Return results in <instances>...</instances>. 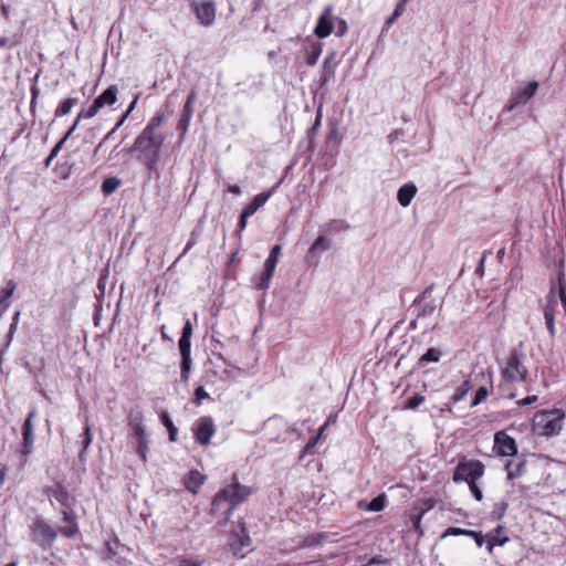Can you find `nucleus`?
<instances>
[{
	"instance_id": "nucleus-1",
	"label": "nucleus",
	"mask_w": 566,
	"mask_h": 566,
	"mask_svg": "<svg viewBox=\"0 0 566 566\" xmlns=\"http://www.w3.org/2000/svg\"><path fill=\"white\" fill-rule=\"evenodd\" d=\"M164 120V114L157 112L135 138L132 146V151L138 153L137 159L148 171H153L160 159L161 146L166 139V135L160 130Z\"/></svg>"
},
{
	"instance_id": "nucleus-2",
	"label": "nucleus",
	"mask_w": 566,
	"mask_h": 566,
	"mask_svg": "<svg viewBox=\"0 0 566 566\" xmlns=\"http://www.w3.org/2000/svg\"><path fill=\"white\" fill-rule=\"evenodd\" d=\"M249 494L250 489L241 485L237 478L233 476V482L214 495L211 503V513L222 514L224 520L228 521L234 507L242 503Z\"/></svg>"
},
{
	"instance_id": "nucleus-3",
	"label": "nucleus",
	"mask_w": 566,
	"mask_h": 566,
	"mask_svg": "<svg viewBox=\"0 0 566 566\" xmlns=\"http://www.w3.org/2000/svg\"><path fill=\"white\" fill-rule=\"evenodd\" d=\"M565 413L560 409L539 410L534 415L532 431L541 437H553L560 432Z\"/></svg>"
},
{
	"instance_id": "nucleus-4",
	"label": "nucleus",
	"mask_w": 566,
	"mask_h": 566,
	"mask_svg": "<svg viewBox=\"0 0 566 566\" xmlns=\"http://www.w3.org/2000/svg\"><path fill=\"white\" fill-rule=\"evenodd\" d=\"M29 534L31 542L42 551H50L57 538V530L41 516L29 524Z\"/></svg>"
},
{
	"instance_id": "nucleus-5",
	"label": "nucleus",
	"mask_w": 566,
	"mask_h": 566,
	"mask_svg": "<svg viewBox=\"0 0 566 566\" xmlns=\"http://www.w3.org/2000/svg\"><path fill=\"white\" fill-rule=\"evenodd\" d=\"M525 355L515 348L511 350L506 365L502 370V376L507 381H525L527 378V368L524 365Z\"/></svg>"
},
{
	"instance_id": "nucleus-6",
	"label": "nucleus",
	"mask_w": 566,
	"mask_h": 566,
	"mask_svg": "<svg viewBox=\"0 0 566 566\" xmlns=\"http://www.w3.org/2000/svg\"><path fill=\"white\" fill-rule=\"evenodd\" d=\"M484 470V464L478 460L460 462L454 469L452 480L455 483L467 482L469 484L476 482L483 476Z\"/></svg>"
},
{
	"instance_id": "nucleus-7",
	"label": "nucleus",
	"mask_w": 566,
	"mask_h": 566,
	"mask_svg": "<svg viewBox=\"0 0 566 566\" xmlns=\"http://www.w3.org/2000/svg\"><path fill=\"white\" fill-rule=\"evenodd\" d=\"M433 285H429L412 302L410 310L416 318L430 317L437 310L436 298L431 296Z\"/></svg>"
},
{
	"instance_id": "nucleus-8",
	"label": "nucleus",
	"mask_w": 566,
	"mask_h": 566,
	"mask_svg": "<svg viewBox=\"0 0 566 566\" xmlns=\"http://www.w3.org/2000/svg\"><path fill=\"white\" fill-rule=\"evenodd\" d=\"M35 416H36V410H35V408H33L32 410H30V412L28 413V416L22 424V429H21L22 430V446L20 449V452L22 455V461H21L22 468L27 464L29 455L33 452L34 440H35L33 419L35 418Z\"/></svg>"
},
{
	"instance_id": "nucleus-9",
	"label": "nucleus",
	"mask_w": 566,
	"mask_h": 566,
	"mask_svg": "<svg viewBox=\"0 0 566 566\" xmlns=\"http://www.w3.org/2000/svg\"><path fill=\"white\" fill-rule=\"evenodd\" d=\"M196 441L201 446H208L216 433V424L210 416L200 417L192 426Z\"/></svg>"
},
{
	"instance_id": "nucleus-10",
	"label": "nucleus",
	"mask_w": 566,
	"mask_h": 566,
	"mask_svg": "<svg viewBox=\"0 0 566 566\" xmlns=\"http://www.w3.org/2000/svg\"><path fill=\"white\" fill-rule=\"evenodd\" d=\"M118 87L116 84L109 85L99 94L86 109V116H95L103 107L112 106L117 101Z\"/></svg>"
},
{
	"instance_id": "nucleus-11",
	"label": "nucleus",
	"mask_w": 566,
	"mask_h": 566,
	"mask_svg": "<svg viewBox=\"0 0 566 566\" xmlns=\"http://www.w3.org/2000/svg\"><path fill=\"white\" fill-rule=\"evenodd\" d=\"M557 294H556V285L552 282L551 291L546 297V305L544 307V318L546 328L552 337L555 336V314L557 311Z\"/></svg>"
},
{
	"instance_id": "nucleus-12",
	"label": "nucleus",
	"mask_w": 566,
	"mask_h": 566,
	"mask_svg": "<svg viewBox=\"0 0 566 566\" xmlns=\"http://www.w3.org/2000/svg\"><path fill=\"white\" fill-rule=\"evenodd\" d=\"M494 450L502 457H512L517 453V444L514 438L499 431L494 434Z\"/></svg>"
},
{
	"instance_id": "nucleus-13",
	"label": "nucleus",
	"mask_w": 566,
	"mask_h": 566,
	"mask_svg": "<svg viewBox=\"0 0 566 566\" xmlns=\"http://www.w3.org/2000/svg\"><path fill=\"white\" fill-rule=\"evenodd\" d=\"M538 88L536 81H531L524 87L518 88L510 98L507 109L513 111L517 105L525 104L531 97L534 96Z\"/></svg>"
},
{
	"instance_id": "nucleus-14",
	"label": "nucleus",
	"mask_w": 566,
	"mask_h": 566,
	"mask_svg": "<svg viewBox=\"0 0 566 566\" xmlns=\"http://www.w3.org/2000/svg\"><path fill=\"white\" fill-rule=\"evenodd\" d=\"M332 8L327 7L318 18L314 33L317 38H327L333 32Z\"/></svg>"
},
{
	"instance_id": "nucleus-15",
	"label": "nucleus",
	"mask_w": 566,
	"mask_h": 566,
	"mask_svg": "<svg viewBox=\"0 0 566 566\" xmlns=\"http://www.w3.org/2000/svg\"><path fill=\"white\" fill-rule=\"evenodd\" d=\"M63 521L67 524L60 528L63 536L72 538L78 534L77 516L73 510L62 511Z\"/></svg>"
},
{
	"instance_id": "nucleus-16",
	"label": "nucleus",
	"mask_w": 566,
	"mask_h": 566,
	"mask_svg": "<svg viewBox=\"0 0 566 566\" xmlns=\"http://www.w3.org/2000/svg\"><path fill=\"white\" fill-rule=\"evenodd\" d=\"M196 13L202 24L210 25L216 17L214 4L211 1H205L196 7Z\"/></svg>"
},
{
	"instance_id": "nucleus-17",
	"label": "nucleus",
	"mask_w": 566,
	"mask_h": 566,
	"mask_svg": "<svg viewBox=\"0 0 566 566\" xmlns=\"http://www.w3.org/2000/svg\"><path fill=\"white\" fill-rule=\"evenodd\" d=\"M275 265L264 262L263 271L260 275L253 279L254 285L258 290H268L273 277Z\"/></svg>"
},
{
	"instance_id": "nucleus-18",
	"label": "nucleus",
	"mask_w": 566,
	"mask_h": 566,
	"mask_svg": "<svg viewBox=\"0 0 566 566\" xmlns=\"http://www.w3.org/2000/svg\"><path fill=\"white\" fill-rule=\"evenodd\" d=\"M49 494L53 496L65 510H72L74 499L62 485L56 484L50 490Z\"/></svg>"
},
{
	"instance_id": "nucleus-19",
	"label": "nucleus",
	"mask_w": 566,
	"mask_h": 566,
	"mask_svg": "<svg viewBox=\"0 0 566 566\" xmlns=\"http://www.w3.org/2000/svg\"><path fill=\"white\" fill-rule=\"evenodd\" d=\"M417 193V187L412 182L405 184L398 189L397 200L400 206L408 207Z\"/></svg>"
},
{
	"instance_id": "nucleus-20",
	"label": "nucleus",
	"mask_w": 566,
	"mask_h": 566,
	"mask_svg": "<svg viewBox=\"0 0 566 566\" xmlns=\"http://www.w3.org/2000/svg\"><path fill=\"white\" fill-rule=\"evenodd\" d=\"M206 476L197 470H191L186 476L184 484L185 488L191 492L197 493L198 489L205 483Z\"/></svg>"
},
{
	"instance_id": "nucleus-21",
	"label": "nucleus",
	"mask_w": 566,
	"mask_h": 566,
	"mask_svg": "<svg viewBox=\"0 0 566 566\" xmlns=\"http://www.w3.org/2000/svg\"><path fill=\"white\" fill-rule=\"evenodd\" d=\"M386 503L385 495H378L374 497L371 501H359L358 507L360 510L369 511V512H380L384 510Z\"/></svg>"
},
{
	"instance_id": "nucleus-22",
	"label": "nucleus",
	"mask_w": 566,
	"mask_h": 566,
	"mask_svg": "<svg viewBox=\"0 0 566 566\" xmlns=\"http://www.w3.org/2000/svg\"><path fill=\"white\" fill-rule=\"evenodd\" d=\"M505 470L507 471L509 480H514L516 478H520L526 472V461L521 460L515 464L512 461H509L505 464Z\"/></svg>"
},
{
	"instance_id": "nucleus-23",
	"label": "nucleus",
	"mask_w": 566,
	"mask_h": 566,
	"mask_svg": "<svg viewBox=\"0 0 566 566\" xmlns=\"http://www.w3.org/2000/svg\"><path fill=\"white\" fill-rule=\"evenodd\" d=\"M270 198V192H261L256 195L252 201L243 208L245 214L253 216L260 207H262Z\"/></svg>"
},
{
	"instance_id": "nucleus-24",
	"label": "nucleus",
	"mask_w": 566,
	"mask_h": 566,
	"mask_svg": "<svg viewBox=\"0 0 566 566\" xmlns=\"http://www.w3.org/2000/svg\"><path fill=\"white\" fill-rule=\"evenodd\" d=\"M441 356L442 352L439 348L431 347L419 358L417 365L419 368H423L430 363H438Z\"/></svg>"
},
{
	"instance_id": "nucleus-25",
	"label": "nucleus",
	"mask_w": 566,
	"mask_h": 566,
	"mask_svg": "<svg viewBox=\"0 0 566 566\" xmlns=\"http://www.w3.org/2000/svg\"><path fill=\"white\" fill-rule=\"evenodd\" d=\"M323 231H331V232H342L347 231L350 229L349 223L346 220L343 219H334L321 227Z\"/></svg>"
},
{
	"instance_id": "nucleus-26",
	"label": "nucleus",
	"mask_w": 566,
	"mask_h": 566,
	"mask_svg": "<svg viewBox=\"0 0 566 566\" xmlns=\"http://www.w3.org/2000/svg\"><path fill=\"white\" fill-rule=\"evenodd\" d=\"M556 285L557 302L560 301L566 315V279L564 273H558Z\"/></svg>"
},
{
	"instance_id": "nucleus-27",
	"label": "nucleus",
	"mask_w": 566,
	"mask_h": 566,
	"mask_svg": "<svg viewBox=\"0 0 566 566\" xmlns=\"http://www.w3.org/2000/svg\"><path fill=\"white\" fill-rule=\"evenodd\" d=\"M159 417H160V421H161L163 426L168 430L169 440L171 442L177 441L178 429L174 424V422L170 419L168 412L167 411H163Z\"/></svg>"
},
{
	"instance_id": "nucleus-28",
	"label": "nucleus",
	"mask_w": 566,
	"mask_h": 566,
	"mask_svg": "<svg viewBox=\"0 0 566 566\" xmlns=\"http://www.w3.org/2000/svg\"><path fill=\"white\" fill-rule=\"evenodd\" d=\"M322 53V44L319 42H313L306 50V64L313 66L317 63Z\"/></svg>"
},
{
	"instance_id": "nucleus-29",
	"label": "nucleus",
	"mask_w": 566,
	"mask_h": 566,
	"mask_svg": "<svg viewBox=\"0 0 566 566\" xmlns=\"http://www.w3.org/2000/svg\"><path fill=\"white\" fill-rule=\"evenodd\" d=\"M120 185H122V181L117 177L105 178L104 181L102 182V191L105 196H109L114 191H116Z\"/></svg>"
},
{
	"instance_id": "nucleus-30",
	"label": "nucleus",
	"mask_w": 566,
	"mask_h": 566,
	"mask_svg": "<svg viewBox=\"0 0 566 566\" xmlns=\"http://www.w3.org/2000/svg\"><path fill=\"white\" fill-rule=\"evenodd\" d=\"M329 249V242L325 238V235H318L317 239L313 242L311 248L308 249V254H317L322 253Z\"/></svg>"
},
{
	"instance_id": "nucleus-31",
	"label": "nucleus",
	"mask_w": 566,
	"mask_h": 566,
	"mask_svg": "<svg viewBox=\"0 0 566 566\" xmlns=\"http://www.w3.org/2000/svg\"><path fill=\"white\" fill-rule=\"evenodd\" d=\"M192 114L193 107L184 106L182 114L178 123V129L181 132V134H185L187 132Z\"/></svg>"
},
{
	"instance_id": "nucleus-32",
	"label": "nucleus",
	"mask_w": 566,
	"mask_h": 566,
	"mask_svg": "<svg viewBox=\"0 0 566 566\" xmlns=\"http://www.w3.org/2000/svg\"><path fill=\"white\" fill-rule=\"evenodd\" d=\"M76 103H77V98L76 97H69V98L64 99L56 107L55 113H54L55 117L67 115L72 111V107Z\"/></svg>"
},
{
	"instance_id": "nucleus-33",
	"label": "nucleus",
	"mask_w": 566,
	"mask_h": 566,
	"mask_svg": "<svg viewBox=\"0 0 566 566\" xmlns=\"http://www.w3.org/2000/svg\"><path fill=\"white\" fill-rule=\"evenodd\" d=\"M128 424L136 427L143 424L144 415L139 407L132 408L127 415Z\"/></svg>"
},
{
	"instance_id": "nucleus-34",
	"label": "nucleus",
	"mask_w": 566,
	"mask_h": 566,
	"mask_svg": "<svg viewBox=\"0 0 566 566\" xmlns=\"http://www.w3.org/2000/svg\"><path fill=\"white\" fill-rule=\"evenodd\" d=\"M15 286V283L12 280H10L7 283V286L2 291H0V307L2 306L3 310L8 306L7 301L13 294Z\"/></svg>"
},
{
	"instance_id": "nucleus-35",
	"label": "nucleus",
	"mask_w": 566,
	"mask_h": 566,
	"mask_svg": "<svg viewBox=\"0 0 566 566\" xmlns=\"http://www.w3.org/2000/svg\"><path fill=\"white\" fill-rule=\"evenodd\" d=\"M471 389V384L470 381L465 380L462 382V385L457 388L454 395L452 396V402L453 403H457L459 401H461L465 395L468 394V391Z\"/></svg>"
},
{
	"instance_id": "nucleus-36",
	"label": "nucleus",
	"mask_w": 566,
	"mask_h": 566,
	"mask_svg": "<svg viewBox=\"0 0 566 566\" xmlns=\"http://www.w3.org/2000/svg\"><path fill=\"white\" fill-rule=\"evenodd\" d=\"M191 356H181V364H180V378L182 381H187L189 377V371L191 368Z\"/></svg>"
},
{
	"instance_id": "nucleus-37",
	"label": "nucleus",
	"mask_w": 566,
	"mask_h": 566,
	"mask_svg": "<svg viewBox=\"0 0 566 566\" xmlns=\"http://www.w3.org/2000/svg\"><path fill=\"white\" fill-rule=\"evenodd\" d=\"M423 402H424V396H422L421 394H415L413 396H411L410 398H408L406 400L405 408L406 409H416Z\"/></svg>"
},
{
	"instance_id": "nucleus-38",
	"label": "nucleus",
	"mask_w": 566,
	"mask_h": 566,
	"mask_svg": "<svg viewBox=\"0 0 566 566\" xmlns=\"http://www.w3.org/2000/svg\"><path fill=\"white\" fill-rule=\"evenodd\" d=\"M281 250L282 247L280 244L273 245L265 262L276 266L281 254Z\"/></svg>"
},
{
	"instance_id": "nucleus-39",
	"label": "nucleus",
	"mask_w": 566,
	"mask_h": 566,
	"mask_svg": "<svg viewBox=\"0 0 566 566\" xmlns=\"http://www.w3.org/2000/svg\"><path fill=\"white\" fill-rule=\"evenodd\" d=\"M489 391L485 387L481 386L476 389L471 407H475L486 399Z\"/></svg>"
},
{
	"instance_id": "nucleus-40",
	"label": "nucleus",
	"mask_w": 566,
	"mask_h": 566,
	"mask_svg": "<svg viewBox=\"0 0 566 566\" xmlns=\"http://www.w3.org/2000/svg\"><path fill=\"white\" fill-rule=\"evenodd\" d=\"M178 345H179V352H180L181 356H191L190 355V353H191V342H190V338L181 337L180 336Z\"/></svg>"
},
{
	"instance_id": "nucleus-41",
	"label": "nucleus",
	"mask_w": 566,
	"mask_h": 566,
	"mask_svg": "<svg viewBox=\"0 0 566 566\" xmlns=\"http://www.w3.org/2000/svg\"><path fill=\"white\" fill-rule=\"evenodd\" d=\"M147 444H148L147 439H140L137 441L136 452L144 462L147 460V450H148Z\"/></svg>"
},
{
	"instance_id": "nucleus-42",
	"label": "nucleus",
	"mask_w": 566,
	"mask_h": 566,
	"mask_svg": "<svg viewBox=\"0 0 566 566\" xmlns=\"http://www.w3.org/2000/svg\"><path fill=\"white\" fill-rule=\"evenodd\" d=\"M469 533V530L460 528V527H448L441 535L442 538L447 536H459L463 535L467 536Z\"/></svg>"
},
{
	"instance_id": "nucleus-43",
	"label": "nucleus",
	"mask_w": 566,
	"mask_h": 566,
	"mask_svg": "<svg viewBox=\"0 0 566 566\" xmlns=\"http://www.w3.org/2000/svg\"><path fill=\"white\" fill-rule=\"evenodd\" d=\"M323 539H324V535L323 534H313V535H310V536L305 537L304 545L305 546L319 545Z\"/></svg>"
},
{
	"instance_id": "nucleus-44",
	"label": "nucleus",
	"mask_w": 566,
	"mask_h": 566,
	"mask_svg": "<svg viewBox=\"0 0 566 566\" xmlns=\"http://www.w3.org/2000/svg\"><path fill=\"white\" fill-rule=\"evenodd\" d=\"M507 510V503L502 501L494 504L493 514L496 515V518L500 520L505 511Z\"/></svg>"
},
{
	"instance_id": "nucleus-45",
	"label": "nucleus",
	"mask_w": 566,
	"mask_h": 566,
	"mask_svg": "<svg viewBox=\"0 0 566 566\" xmlns=\"http://www.w3.org/2000/svg\"><path fill=\"white\" fill-rule=\"evenodd\" d=\"M506 542H509V537L504 536L503 538H490V541L488 542V552L489 553H492L493 552V547L495 545H499V546H503Z\"/></svg>"
},
{
	"instance_id": "nucleus-46",
	"label": "nucleus",
	"mask_w": 566,
	"mask_h": 566,
	"mask_svg": "<svg viewBox=\"0 0 566 566\" xmlns=\"http://www.w3.org/2000/svg\"><path fill=\"white\" fill-rule=\"evenodd\" d=\"M209 395L208 392L205 390V388L202 386H199L196 388L195 390V401L196 403L200 405L201 401L206 398H208Z\"/></svg>"
},
{
	"instance_id": "nucleus-47",
	"label": "nucleus",
	"mask_w": 566,
	"mask_h": 566,
	"mask_svg": "<svg viewBox=\"0 0 566 566\" xmlns=\"http://www.w3.org/2000/svg\"><path fill=\"white\" fill-rule=\"evenodd\" d=\"M467 536L473 538L475 541L478 547H482L483 546V544H484V536H483L482 533L469 530V533H468Z\"/></svg>"
},
{
	"instance_id": "nucleus-48",
	"label": "nucleus",
	"mask_w": 566,
	"mask_h": 566,
	"mask_svg": "<svg viewBox=\"0 0 566 566\" xmlns=\"http://www.w3.org/2000/svg\"><path fill=\"white\" fill-rule=\"evenodd\" d=\"M91 443H92V434H91V429L87 426L83 433V451L81 452V455L90 447Z\"/></svg>"
},
{
	"instance_id": "nucleus-49",
	"label": "nucleus",
	"mask_w": 566,
	"mask_h": 566,
	"mask_svg": "<svg viewBox=\"0 0 566 566\" xmlns=\"http://www.w3.org/2000/svg\"><path fill=\"white\" fill-rule=\"evenodd\" d=\"M115 126L104 136V138L98 143L96 148L94 149V156L98 154L105 143L116 133Z\"/></svg>"
},
{
	"instance_id": "nucleus-50",
	"label": "nucleus",
	"mask_w": 566,
	"mask_h": 566,
	"mask_svg": "<svg viewBox=\"0 0 566 566\" xmlns=\"http://www.w3.org/2000/svg\"><path fill=\"white\" fill-rule=\"evenodd\" d=\"M469 489L476 501H482L483 493L481 489L478 486L476 482L469 483Z\"/></svg>"
},
{
	"instance_id": "nucleus-51",
	"label": "nucleus",
	"mask_w": 566,
	"mask_h": 566,
	"mask_svg": "<svg viewBox=\"0 0 566 566\" xmlns=\"http://www.w3.org/2000/svg\"><path fill=\"white\" fill-rule=\"evenodd\" d=\"M334 57V54H331L329 56H327L325 60H324V73H323V81L326 82L327 81V75L328 73H334L333 70L329 69V63L332 62Z\"/></svg>"
},
{
	"instance_id": "nucleus-52",
	"label": "nucleus",
	"mask_w": 566,
	"mask_h": 566,
	"mask_svg": "<svg viewBox=\"0 0 566 566\" xmlns=\"http://www.w3.org/2000/svg\"><path fill=\"white\" fill-rule=\"evenodd\" d=\"M242 536L240 537V546L239 548L248 547L251 544V538L249 534L245 532L244 527H241Z\"/></svg>"
},
{
	"instance_id": "nucleus-53",
	"label": "nucleus",
	"mask_w": 566,
	"mask_h": 566,
	"mask_svg": "<svg viewBox=\"0 0 566 566\" xmlns=\"http://www.w3.org/2000/svg\"><path fill=\"white\" fill-rule=\"evenodd\" d=\"M134 429V436L137 438V441L140 439H147L146 438V429L144 424L133 427Z\"/></svg>"
},
{
	"instance_id": "nucleus-54",
	"label": "nucleus",
	"mask_w": 566,
	"mask_h": 566,
	"mask_svg": "<svg viewBox=\"0 0 566 566\" xmlns=\"http://www.w3.org/2000/svg\"><path fill=\"white\" fill-rule=\"evenodd\" d=\"M192 332H193V329H192L191 322L189 319H187L182 327L181 337L191 338Z\"/></svg>"
},
{
	"instance_id": "nucleus-55",
	"label": "nucleus",
	"mask_w": 566,
	"mask_h": 566,
	"mask_svg": "<svg viewBox=\"0 0 566 566\" xmlns=\"http://www.w3.org/2000/svg\"><path fill=\"white\" fill-rule=\"evenodd\" d=\"M249 217H251V214H245V211L242 210L238 222L239 232L245 229Z\"/></svg>"
},
{
	"instance_id": "nucleus-56",
	"label": "nucleus",
	"mask_w": 566,
	"mask_h": 566,
	"mask_svg": "<svg viewBox=\"0 0 566 566\" xmlns=\"http://www.w3.org/2000/svg\"><path fill=\"white\" fill-rule=\"evenodd\" d=\"M65 144V138H61L54 147L51 149V153L49 154L51 158H55L60 150L62 149L63 145Z\"/></svg>"
},
{
	"instance_id": "nucleus-57",
	"label": "nucleus",
	"mask_w": 566,
	"mask_h": 566,
	"mask_svg": "<svg viewBox=\"0 0 566 566\" xmlns=\"http://www.w3.org/2000/svg\"><path fill=\"white\" fill-rule=\"evenodd\" d=\"M538 399V397L536 395H533V396H527L521 400L517 401V405L520 407H524V406H528V405H532L534 402H536Z\"/></svg>"
},
{
	"instance_id": "nucleus-58",
	"label": "nucleus",
	"mask_w": 566,
	"mask_h": 566,
	"mask_svg": "<svg viewBox=\"0 0 566 566\" xmlns=\"http://www.w3.org/2000/svg\"><path fill=\"white\" fill-rule=\"evenodd\" d=\"M347 30V24H346V21L343 20V19H338L337 20V31H336V35L337 36H342L345 34Z\"/></svg>"
},
{
	"instance_id": "nucleus-59",
	"label": "nucleus",
	"mask_w": 566,
	"mask_h": 566,
	"mask_svg": "<svg viewBox=\"0 0 566 566\" xmlns=\"http://www.w3.org/2000/svg\"><path fill=\"white\" fill-rule=\"evenodd\" d=\"M86 109H82L76 119L74 120L73 125L70 127V128H73V130H75V128L77 127L78 123L84 119V118H92L93 116H86Z\"/></svg>"
},
{
	"instance_id": "nucleus-60",
	"label": "nucleus",
	"mask_w": 566,
	"mask_h": 566,
	"mask_svg": "<svg viewBox=\"0 0 566 566\" xmlns=\"http://www.w3.org/2000/svg\"><path fill=\"white\" fill-rule=\"evenodd\" d=\"M86 109H82L76 119L74 120L73 125L70 127V128H73V130H75V128L77 127L78 123L84 119V118H92L93 116H86Z\"/></svg>"
},
{
	"instance_id": "nucleus-61",
	"label": "nucleus",
	"mask_w": 566,
	"mask_h": 566,
	"mask_svg": "<svg viewBox=\"0 0 566 566\" xmlns=\"http://www.w3.org/2000/svg\"><path fill=\"white\" fill-rule=\"evenodd\" d=\"M423 514H424V511H421L420 513H418V514H413V515L411 516V521H412L413 527H415L416 530H418V528H419V526H420V522H421V518H422Z\"/></svg>"
},
{
	"instance_id": "nucleus-62",
	"label": "nucleus",
	"mask_w": 566,
	"mask_h": 566,
	"mask_svg": "<svg viewBox=\"0 0 566 566\" xmlns=\"http://www.w3.org/2000/svg\"><path fill=\"white\" fill-rule=\"evenodd\" d=\"M399 15L397 14V12H392L391 15L388 17L385 21V29H389L397 21Z\"/></svg>"
},
{
	"instance_id": "nucleus-63",
	"label": "nucleus",
	"mask_w": 566,
	"mask_h": 566,
	"mask_svg": "<svg viewBox=\"0 0 566 566\" xmlns=\"http://www.w3.org/2000/svg\"><path fill=\"white\" fill-rule=\"evenodd\" d=\"M485 259H486V255L483 254L480 259V262H479V265L476 268V273L480 274V275H483L484 273V262H485Z\"/></svg>"
},
{
	"instance_id": "nucleus-64",
	"label": "nucleus",
	"mask_w": 566,
	"mask_h": 566,
	"mask_svg": "<svg viewBox=\"0 0 566 566\" xmlns=\"http://www.w3.org/2000/svg\"><path fill=\"white\" fill-rule=\"evenodd\" d=\"M178 566H201L200 562L181 560Z\"/></svg>"
}]
</instances>
